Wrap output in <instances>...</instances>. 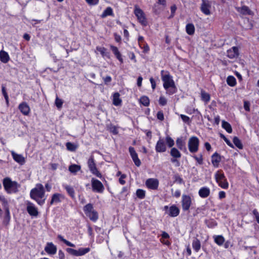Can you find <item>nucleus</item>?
<instances>
[{"mask_svg":"<svg viewBox=\"0 0 259 259\" xmlns=\"http://www.w3.org/2000/svg\"><path fill=\"white\" fill-rule=\"evenodd\" d=\"M157 4L161 5L163 8H164L166 5V0H158Z\"/></svg>","mask_w":259,"mask_h":259,"instance_id":"nucleus-59","label":"nucleus"},{"mask_svg":"<svg viewBox=\"0 0 259 259\" xmlns=\"http://www.w3.org/2000/svg\"><path fill=\"white\" fill-rule=\"evenodd\" d=\"M11 154L15 161H16L17 162L19 163L21 165L24 164L25 162V158L22 155L18 154L14 151H12Z\"/></svg>","mask_w":259,"mask_h":259,"instance_id":"nucleus-22","label":"nucleus"},{"mask_svg":"<svg viewBox=\"0 0 259 259\" xmlns=\"http://www.w3.org/2000/svg\"><path fill=\"white\" fill-rule=\"evenodd\" d=\"M192 198L190 195L183 194L182 196V207L184 211H188L192 205Z\"/></svg>","mask_w":259,"mask_h":259,"instance_id":"nucleus-8","label":"nucleus"},{"mask_svg":"<svg viewBox=\"0 0 259 259\" xmlns=\"http://www.w3.org/2000/svg\"><path fill=\"white\" fill-rule=\"evenodd\" d=\"M87 3L90 5H95L98 4L99 0H85Z\"/></svg>","mask_w":259,"mask_h":259,"instance_id":"nucleus-58","label":"nucleus"},{"mask_svg":"<svg viewBox=\"0 0 259 259\" xmlns=\"http://www.w3.org/2000/svg\"><path fill=\"white\" fill-rule=\"evenodd\" d=\"M233 142L234 145L239 149H243V145L241 141L237 137H234L233 139Z\"/></svg>","mask_w":259,"mask_h":259,"instance_id":"nucleus-41","label":"nucleus"},{"mask_svg":"<svg viewBox=\"0 0 259 259\" xmlns=\"http://www.w3.org/2000/svg\"><path fill=\"white\" fill-rule=\"evenodd\" d=\"M44 249L48 254L54 255L57 253V247L52 242H47Z\"/></svg>","mask_w":259,"mask_h":259,"instance_id":"nucleus-13","label":"nucleus"},{"mask_svg":"<svg viewBox=\"0 0 259 259\" xmlns=\"http://www.w3.org/2000/svg\"><path fill=\"white\" fill-rule=\"evenodd\" d=\"M165 142L169 148L172 147L175 144L174 140L169 136L166 137Z\"/></svg>","mask_w":259,"mask_h":259,"instance_id":"nucleus-46","label":"nucleus"},{"mask_svg":"<svg viewBox=\"0 0 259 259\" xmlns=\"http://www.w3.org/2000/svg\"><path fill=\"white\" fill-rule=\"evenodd\" d=\"M64 199V196L63 194L58 193H55L52 196L50 205L56 204L60 203Z\"/></svg>","mask_w":259,"mask_h":259,"instance_id":"nucleus-18","label":"nucleus"},{"mask_svg":"<svg viewBox=\"0 0 259 259\" xmlns=\"http://www.w3.org/2000/svg\"><path fill=\"white\" fill-rule=\"evenodd\" d=\"M0 201L2 202L3 205L5 204H8V201L6 199L4 196L0 195Z\"/></svg>","mask_w":259,"mask_h":259,"instance_id":"nucleus-57","label":"nucleus"},{"mask_svg":"<svg viewBox=\"0 0 259 259\" xmlns=\"http://www.w3.org/2000/svg\"><path fill=\"white\" fill-rule=\"evenodd\" d=\"M239 55L238 49L236 47H233L227 51V56L231 59L237 58Z\"/></svg>","mask_w":259,"mask_h":259,"instance_id":"nucleus-21","label":"nucleus"},{"mask_svg":"<svg viewBox=\"0 0 259 259\" xmlns=\"http://www.w3.org/2000/svg\"><path fill=\"white\" fill-rule=\"evenodd\" d=\"M145 184L149 189H156L159 183L157 179H147Z\"/></svg>","mask_w":259,"mask_h":259,"instance_id":"nucleus-19","label":"nucleus"},{"mask_svg":"<svg viewBox=\"0 0 259 259\" xmlns=\"http://www.w3.org/2000/svg\"><path fill=\"white\" fill-rule=\"evenodd\" d=\"M67 149L70 151H75L77 148V146L71 143L67 142L66 144Z\"/></svg>","mask_w":259,"mask_h":259,"instance_id":"nucleus-43","label":"nucleus"},{"mask_svg":"<svg viewBox=\"0 0 259 259\" xmlns=\"http://www.w3.org/2000/svg\"><path fill=\"white\" fill-rule=\"evenodd\" d=\"M83 210L87 217L92 221L96 222L99 218L98 212L94 209L92 204L88 203L83 208Z\"/></svg>","mask_w":259,"mask_h":259,"instance_id":"nucleus-3","label":"nucleus"},{"mask_svg":"<svg viewBox=\"0 0 259 259\" xmlns=\"http://www.w3.org/2000/svg\"><path fill=\"white\" fill-rule=\"evenodd\" d=\"M201 98L203 102L207 104L210 101V97L209 94L202 90L201 91Z\"/></svg>","mask_w":259,"mask_h":259,"instance_id":"nucleus-32","label":"nucleus"},{"mask_svg":"<svg viewBox=\"0 0 259 259\" xmlns=\"http://www.w3.org/2000/svg\"><path fill=\"white\" fill-rule=\"evenodd\" d=\"M213 238L215 243L219 246L223 245L225 242V238L222 235H214Z\"/></svg>","mask_w":259,"mask_h":259,"instance_id":"nucleus-28","label":"nucleus"},{"mask_svg":"<svg viewBox=\"0 0 259 259\" xmlns=\"http://www.w3.org/2000/svg\"><path fill=\"white\" fill-rule=\"evenodd\" d=\"M58 238L62 241V242H63L66 245L68 246H70V247H75V245L71 243V242L67 240L66 239H64V237L61 236V235H59L58 236Z\"/></svg>","mask_w":259,"mask_h":259,"instance_id":"nucleus-40","label":"nucleus"},{"mask_svg":"<svg viewBox=\"0 0 259 259\" xmlns=\"http://www.w3.org/2000/svg\"><path fill=\"white\" fill-rule=\"evenodd\" d=\"M227 82L231 87H234L236 84V79L233 76H229L227 78Z\"/></svg>","mask_w":259,"mask_h":259,"instance_id":"nucleus-38","label":"nucleus"},{"mask_svg":"<svg viewBox=\"0 0 259 259\" xmlns=\"http://www.w3.org/2000/svg\"><path fill=\"white\" fill-rule=\"evenodd\" d=\"M58 255L59 259H65L64 253L62 250H59L58 252Z\"/></svg>","mask_w":259,"mask_h":259,"instance_id":"nucleus-62","label":"nucleus"},{"mask_svg":"<svg viewBox=\"0 0 259 259\" xmlns=\"http://www.w3.org/2000/svg\"><path fill=\"white\" fill-rule=\"evenodd\" d=\"M220 161L221 157L218 153H215L211 156V162L214 166L218 167Z\"/></svg>","mask_w":259,"mask_h":259,"instance_id":"nucleus-27","label":"nucleus"},{"mask_svg":"<svg viewBox=\"0 0 259 259\" xmlns=\"http://www.w3.org/2000/svg\"><path fill=\"white\" fill-rule=\"evenodd\" d=\"M18 109L20 112L25 116L28 115L30 112V108L26 102H23L18 106Z\"/></svg>","mask_w":259,"mask_h":259,"instance_id":"nucleus-16","label":"nucleus"},{"mask_svg":"<svg viewBox=\"0 0 259 259\" xmlns=\"http://www.w3.org/2000/svg\"><path fill=\"white\" fill-rule=\"evenodd\" d=\"M113 15L112 9L110 7H108L104 10L103 13H102L101 17L102 18H105L107 16H111Z\"/></svg>","mask_w":259,"mask_h":259,"instance_id":"nucleus-42","label":"nucleus"},{"mask_svg":"<svg viewBox=\"0 0 259 259\" xmlns=\"http://www.w3.org/2000/svg\"><path fill=\"white\" fill-rule=\"evenodd\" d=\"M180 116L184 122L186 123H189L190 122V118L188 116L183 114H181Z\"/></svg>","mask_w":259,"mask_h":259,"instance_id":"nucleus-51","label":"nucleus"},{"mask_svg":"<svg viewBox=\"0 0 259 259\" xmlns=\"http://www.w3.org/2000/svg\"><path fill=\"white\" fill-rule=\"evenodd\" d=\"M176 145L178 148L181 150H186L185 146V142L183 141L182 138H179L176 140Z\"/></svg>","mask_w":259,"mask_h":259,"instance_id":"nucleus-29","label":"nucleus"},{"mask_svg":"<svg viewBox=\"0 0 259 259\" xmlns=\"http://www.w3.org/2000/svg\"><path fill=\"white\" fill-rule=\"evenodd\" d=\"M236 9L239 13L243 15H253L254 14L253 12L246 6H242V7H237Z\"/></svg>","mask_w":259,"mask_h":259,"instance_id":"nucleus-20","label":"nucleus"},{"mask_svg":"<svg viewBox=\"0 0 259 259\" xmlns=\"http://www.w3.org/2000/svg\"><path fill=\"white\" fill-rule=\"evenodd\" d=\"M226 197V193L224 191H220L219 193V198L220 199H223Z\"/></svg>","mask_w":259,"mask_h":259,"instance_id":"nucleus-61","label":"nucleus"},{"mask_svg":"<svg viewBox=\"0 0 259 259\" xmlns=\"http://www.w3.org/2000/svg\"><path fill=\"white\" fill-rule=\"evenodd\" d=\"M136 196L139 199H144L145 196V191L142 189H138L136 191Z\"/></svg>","mask_w":259,"mask_h":259,"instance_id":"nucleus-44","label":"nucleus"},{"mask_svg":"<svg viewBox=\"0 0 259 259\" xmlns=\"http://www.w3.org/2000/svg\"><path fill=\"white\" fill-rule=\"evenodd\" d=\"M96 50L101 54L102 57H107L109 58V53L107 52L106 48L104 47H97L96 48Z\"/></svg>","mask_w":259,"mask_h":259,"instance_id":"nucleus-35","label":"nucleus"},{"mask_svg":"<svg viewBox=\"0 0 259 259\" xmlns=\"http://www.w3.org/2000/svg\"><path fill=\"white\" fill-rule=\"evenodd\" d=\"M10 60V57L7 52L4 51H0V60L4 63H7Z\"/></svg>","mask_w":259,"mask_h":259,"instance_id":"nucleus-25","label":"nucleus"},{"mask_svg":"<svg viewBox=\"0 0 259 259\" xmlns=\"http://www.w3.org/2000/svg\"><path fill=\"white\" fill-rule=\"evenodd\" d=\"M192 248L196 252H198L201 248L200 241L197 239H194L192 243Z\"/></svg>","mask_w":259,"mask_h":259,"instance_id":"nucleus-26","label":"nucleus"},{"mask_svg":"<svg viewBox=\"0 0 259 259\" xmlns=\"http://www.w3.org/2000/svg\"><path fill=\"white\" fill-rule=\"evenodd\" d=\"M161 79L163 82V87L167 91L166 93L168 95L174 94L176 91V87L172 76L164 71H161Z\"/></svg>","mask_w":259,"mask_h":259,"instance_id":"nucleus-2","label":"nucleus"},{"mask_svg":"<svg viewBox=\"0 0 259 259\" xmlns=\"http://www.w3.org/2000/svg\"><path fill=\"white\" fill-rule=\"evenodd\" d=\"M103 79L104 81V83L106 84H107L108 83L110 82L111 81V77L110 76H107L105 77H103Z\"/></svg>","mask_w":259,"mask_h":259,"instance_id":"nucleus-54","label":"nucleus"},{"mask_svg":"<svg viewBox=\"0 0 259 259\" xmlns=\"http://www.w3.org/2000/svg\"><path fill=\"white\" fill-rule=\"evenodd\" d=\"M3 184L5 189L9 193L16 192L19 187V185L11 179H4Z\"/></svg>","mask_w":259,"mask_h":259,"instance_id":"nucleus-4","label":"nucleus"},{"mask_svg":"<svg viewBox=\"0 0 259 259\" xmlns=\"http://www.w3.org/2000/svg\"><path fill=\"white\" fill-rule=\"evenodd\" d=\"M134 13L137 17L139 22L142 25L146 26L147 24V21L144 12L140 8L135 7Z\"/></svg>","mask_w":259,"mask_h":259,"instance_id":"nucleus-9","label":"nucleus"},{"mask_svg":"<svg viewBox=\"0 0 259 259\" xmlns=\"http://www.w3.org/2000/svg\"><path fill=\"white\" fill-rule=\"evenodd\" d=\"M138 43L140 47H142V45L144 43V37L142 36H139L138 37Z\"/></svg>","mask_w":259,"mask_h":259,"instance_id":"nucleus-56","label":"nucleus"},{"mask_svg":"<svg viewBox=\"0 0 259 259\" xmlns=\"http://www.w3.org/2000/svg\"><path fill=\"white\" fill-rule=\"evenodd\" d=\"M129 152L135 165L137 166H139L141 165V162L140 160L138 158V154L136 152L135 149L132 147H130Z\"/></svg>","mask_w":259,"mask_h":259,"instance_id":"nucleus-15","label":"nucleus"},{"mask_svg":"<svg viewBox=\"0 0 259 259\" xmlns=\"http://www.w3.org/2000/svg\"><path fill=\"white\" fill-rule=\"evenodd\" d=\"M30 196L31 198L34 200L38 204L42 205L46 199L43 185L41 184H36L35 187L31 190Z\"/></svg>","mask_w":259,"mask_h":259,"instance_id":"nucleus-1","label":"nucleus"},{"mask_svg":"<svg viewBox=\"0 0 259 259\" xmlns=\"http://www.w3.org/2000/svg\"><path fill=\"white\" fill-rule=\"evenodd\" d=\"M81 167L79 165L71 164L69 167V171L72 173H76L80 170Z\"/></svg>","mask_w":259,"mask_h":259,"instance_id":"nucleus-36","label":"nucleus"},{"mask_svg":"<svg viewBox=\"0 0 259 259\" xmlns=\"http://www.w3.org/2000/svg\"><path fill=\"white\" fill-rule=\"evenodd\" d=\"M211 3L208 0H202V4L200 6L201 11L205 15H211Z\"/></svg>","mask_w":259,"mask_h":259,"instance_id":"nucleus-10","label":"nucleus"},{"mask_svg":"<svg viewBox=\"0 0 259 259\" xmlns=\"http://www.w3.org/2000/svg\"><path fill=\"white\" fill-rule=\"evenodd\" d=\"M198 194L202 198H206L210 194V189L206 187H202L199 189Z\"/></svg>","mask_w":259,"mask_h":259,"instance_id":"nucleus-23","label":"nucleus"},{"mask_svg":"<svg viewBox=\"0 0 259 259\" xmlns=\"http://www.w3.org/2000/svg\"><path fill=\"white\" fill-rule=\"evenodd\" d=\"M111 50L112 52L116 56V58L121 62L123 63V59L121 57V55L118 51V48L116 47L113 46L112 45H110V46Z\"/></svg>","mask_w":259,"mask_h":259,"instance_id":"nucleus-24","label":"nucleus"},{"mask_svg":"<svg viewBox=\"0 0 259 259\" xmlns=\"http://www.w3.org/2000/svg\"><path fill=\"white\" fill-rule=\"evenodd\" d=\"M140 48L143 50L144 53H147L149 51V47L146 43L143 44Z\"/></svg>","mask_w":259,"mask_h":259,"instance_id":"nucleus-50","label":"nucleus"},{"mask_svg":"<svg viewBox=\"0 0 259 259\" xmlns=\"http://www.w3.org/2000/svg\"><path fill=\"white\" fill-rule=\"evenodd\" d=\"M63 101L61 99H59L58 97H56L55 100V104L58 108H61L63 105Z\"/></svg>","mask_w":259,"mask_h":259,"instance_id":"nucleus-47","label":"nucleus"},{"mask_svg":"<svg viewBox=\"0 0 259 259\" xmlns=\"http://www.w3.org/2000/svg\"><path fill=\"white\" fill-rule=\"evenodd\" d=\"M155 150L157 152L162 153L166 151V144L165 141L160 138L155 146Z\"/></svg>","mask_w":259,"mask_h":259,"instance_id":"nucleus-14","label":"nucleus"},{"mask_svg":"<svg viewBox=\"0 0 259 259\" xmlns=\"http://www.w3.org/2000/svg\"><path fill=\"white\" fill-rule=\"evenodd\" d=\"M66 252L71 255L79 256H82L90 252V248L89 247L79 248L77 250L74 249L72 248H67L66 249Z\"/></svg>","mask_w":259,"mask_h":259,"instance_id":"nucleus-5","label":"nucleus"},{"mask_svg":"<svg viewBox=\"0 0 259 259\" xmlns=\"http://www.w3.org/2000/svg\"><path fill=\"white\" fill-rule=\"evenodd\" d=\"M45 188L48 192H50L52 189V185L50 183H47L45 185Z\"/></svg>","mask_w":259,"mask_h":259,"instance_id":"nucleus-64","label":"nucleus"},{"mask_svg":"<svg viewBox=\"0 0 259 259\" xmlns=\"http://www.w3.org/2000/svg\"><path fill=\"white\" fill-rule=\"evenodd\" d=\"M26 209L28 213L32 217H36L38 214L37 208L30 201L26 202Z\"/></svg>","mask_w":259,"mask_h":259,"instance_id":"nucleus-12","label":"nucleus"},{"mask_svg":"<svg viewBox=\"0 0 259 259\" xmlns=\"http://www.w3.org/2000/svg\"><path fill=\"white\" fill-rule=\"evenodd\" d=\"M157 117L158 119H159L161 121L163 120L164 115L163 112L162 111H158L157 114Z\"/></svg>","mask_w":259,"mask_h":259,"instance_id":"nucleus-53","label":"nucleus"},{"mask_svg":"<svg viewBox=\"0 0 259 259\" xmlns=\"http://www.w3.org/2000/svg\"><path fill=\"white\" fill-rule=\"evenodd\" d=\"M159 103L161 106H165L167 103V99L165 97L161 96L159 99Z\"/></svg>","mask_w":259,"mask_h":259,"instance_id":"nucleus-49","label":"nucleus"},{"mask_svg":"<svg viewBox=\"0 0 259 259\" xmlns=\"http://www.w3.org/2000/svg\"><path fill=\"white\" fill-rule=\"evenodd\" d=\"M88 166L91 172L96 177L101 178L102 175L96 167L93 156H91L88 161Z\"/></svg>","mask_w":259,"mask_h":259,"instance_id":"nucleus-6","label":"nucleus"},{"mask_svg":"<svg viewBox=\"0 0 259 259\" xmlns=\"http://www.w3.org/2000/svg\"><path fill=\"white\" fill-rule=\"evenodd\" d=\"M92 188L94 191L101 193L104 190V186L102 183L98 180H93L92 181Z\"/></svg>","mask_w":259,"mask_h":259,"instance_id":"nucleus-17","label":"nucleus"},{"mask_svg":"<svg viewBox=\"0 0 259 259\" xmlns=\"http://www.w3.org/2000/svg\"><path fill=\"white\" fill-rule=\"evenodd\" d=\"M118 93H115L113 95V104L115 106H119L121 103V100L119 98Z\"/></svg>","mask_w":259,"mask_h":259,"instance_id":"nucleus-31","label":"nucleus"},{"mask_svg":"<svg viewBox=\"0 0 259 259\" xmlns=\"http://www.w3.org/2000/svg\"><path fill=\"white\" fill-rule=\"evenodd\" d=\"M252 212L255 218L256 222L259 224V213H258V212L257 211L256 209H254L253 210Z\"/></svg>","mask_w":259,"mask_h":259,"instance_id":"nucleus-52","label":"nucleus"},{"mask_svg":"<svg viewBox=\"0 0 259 259\" xmlns=\"http://www.w3.org/2000/svg\"><path fill=\"white\" fill-rule=\"evenodd\" d=\"M3 205H4L5 211H6V218H8L9 220H10V210H9V207L8 206V204H5Z\"/></svg>","mask_w":259,"mask_h":259,"instance_id":"nucleus-48","label":"nucleus"},{"mask_svg":"<svg viewBox=\"0 0 259 259\" xmlns=\"http://www.w3.org/2000/svg\"><path fill=\"white\" fill-rule=\"evenodd\" d=\"M217 183L223 189H227L229 187V183L226 179H216Z\"/></svg>","mask_w":259,"mask_h":259,"instance_id":"nucleus-30","label":"nucleus"},{"mask_svg":"<svg viewBox=\"0 0 259 259\" xmlns=\"http://www.w3.org/2000/svg\"><path fill=\"white\" fill-rule=\"evenodd\" d=\"M199 140L196 137H191L188 141V146L190 152L195 153L198 150Z\"/></svg>","mask_w":259,"mask_h":259,"instance_id":"nucleus-7","label":"nucleus"},{"mask_svg":"<svg viewBox=\"0 0 259 259\" xmlns=\"http://www.w3.org/2000/svg\"><path fill=\"white\" fill-rule=\"evenodd\" d=\"M160 241L161 242L166 245H169L170 244V243L169 242V241L167 240V239H160Z\"/></svg>","mask_w":259,"mask_h":259,"instance_id":"nucleus-63","label":"nucleus"},{"mask_svg":"<svg viewBox=\"0 0 259 259\" xmlns=\"http://www.w3.org/2000/svg\"><path fill=\"white\" fill-rule=\"evenodd\" d=\"M194 158L196 159V160L198 162V163L201 164L202 163V157L201 155L199 156H194Z\"/></svg>","mask_w":259,"mask_h":259,"instance_id":"nucleus-60","label":"nucleus"},{"mask_svg":"<svg viewBox=\"0 0 259 259\" xmlns=\"http://www.w3.org/2000/svg\"><path fill=\"white\" fill-rule=\"evenodd\" d=\"M250 104L249 102L245 101L244 102V108L246 111H249L250 110Z\"/></svg>","mask_w":259,"mask_h":259,"instance_id":"nucleus-55","label":"nucleus"},{"mask_svg":"<svg viewBox=\"0 0 259 259\" xmlns=\"http://www.w3.org/2000/svg\"><path fill=\"white\" fill-rule=\"evenodd\" d=\"M140 103L145 106H148L149 105L150 101L146 96H143L140 99Z\"/></svg>","mask_w":259,"mask_h":259,"instance_id":"nucleus-45","label":"nucleus"},{"mask_svg":"<svg viewBox=\"0 0 259 259\" xmlns=\"http://www.w3.org/2000/svg\"><path fill=\"white\" fill-rule=\"evenodd\" d=\"M186 30L187 33L189 35H192L195 32V27L193 24L189 23L186 25Z\"/></svg>","mask_w":259,"mask_h":259,"instance_id":"nucleus-34","label":"nucleus"},{"mask_svg":"<svg viewBox=\"0 0 259 259\" xmlns=\"http://www.w3.org/2000/svg\"><path fill=\"white\" fill-rule=\"evenodd\" d=\"M222 127L229 133H231L232 132V127L229 123L227 121H222Z\"/></svg>","mask_w":259,"mask_h":259,"instance_id":"nucleus-37","label":"nucleus"},{"mask_svg":"<svg viewBox=\"0 0 259 259\" xmlns=\"http://www.w3.org/2000/svg\"><path fill=\"white\" fill-rule=\"evenodd\" d=\"M170 155L176 158H179L181 157V154L180 151L176 148H172L170 152Z\"/></svg>","mask_w":259,"mask_h":259,"instance_id":"nucleus-33","label":"nucleus"},{"mask_svg":"<svg viewBox=\"0 0 259 259\" xmlns=\"http://www.w3.org/2000/svg\"><path fill=\"white\" fill-rule=\"evenodd\" d=\"M164 209L166 211V213L171 217H176L179 214L180 209L176 205H173L170 207L165 206Z\"/></svg>","mask_w":259,"mask_h":259,"instance_id":"nucleus-11","label":"nucleus"},{"mask_svg":"<svg viewBox=\"0 0 259 259\" xmlns=\"http://www.w3.org/2000/svg\"><path fill=\"white\" fill-rule=\"evenodd\" d=\"M64 188L70 197H71L72 198H74L75 197V194L73 188L72 187L68 185L64 186Z\"/></svg>","mask_w":259,"mask_h":259,"instance_id":"nucleus-39","label":"nucleus"}]
</instances>
